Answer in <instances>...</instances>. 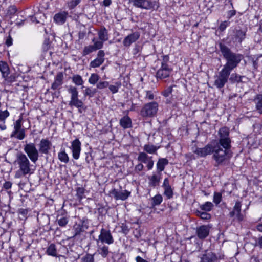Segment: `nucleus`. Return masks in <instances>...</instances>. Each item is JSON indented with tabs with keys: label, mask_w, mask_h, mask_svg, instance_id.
I'll return each mask as SVG.
<instances>
[{
	"label": "nucleus",
	"mask_w": 262,
	"mask_h": 262,
	"mask_svg": "<svg viewBox=\"0 0 262 262\" xmlns=\"http://www.w3.org/2000/svg\"><path fill=\"white\" fill-rule=\"evenodd\" d=\"M68 15V13L66 11L56 13L54 16V20L57 24H63L66 22Z\"/></svg>",
	"instance_id": "24"
},
{
	"label": "nucleus",
	"mask_w": 262,
	"mask_h": 262,
	"mask_svg": "<svg viewBox=\"0 0 262 262\" xmlns=\"http://www.w3.org/2000/svg\"><path fill=\"white\" fill-rule=\"evenodd\" d=\"M158 104L156 102H151L145 104L141 110V115L143 117H152L157 113Z\"/></svg>",
	"instance_id": "8"
},
{
	"label": "nucleus",
	"mask_w": 262,
	"mask_h": 262,
	"mask_svg": "<svg viewBox=\"0 0 262 262\" xmlns=\"http://www.w3.org/2000/svg\"><path fill=\"white\" fill-rule=\"evenodd\" d=\"M213 204L210 202H207L200 206V208L205 211H210L213 207Z\"/></svg>",
	"instance_id": "50"
},
{
	"label": "nucleus",
	"mask_w": 262,
	"mask_h": 262,
	"mask_svg": "<svg viewBox=\"0 0 262 262\" xmlns=\"http://www.w3.org/2000/svg\"><path fill=\"white\" fill-rule=\"evenodd\" d=\"M198 215H199L200 217L203 220H208L211 217V215L206 212H198Z\"/></svg>",
	"instance_id": "56"
},
{
	"label": "nucleus",
	"mask_w": 262,
	"mask_h": 262,
	"mask_svg": "<svg viewBox=\"0 0 262 262\" xmlns=\"http://www.w3.org/2000/svg\"><path fill=\"white\" fill-rule=\"evenodd\" d=\"M219 139L217 145L222 146L224 149H229L231 148V140L229 138V129L226 127L220 129L219 131Z\"/></svg>",
	"instance_id": "4"
},
{
	"label": "nucleus",
	"mask_w": 262,
	"mask_h": 262,
	"mask_svg": "<svg viewBox=\"0 0 262 262\" xmlns=\"http://www.w3.org/2000/svg\"><path fill=\"white\" fill-rule=\"evenodd\" d=\"M68 92L71 95V99L78 97V91L77 88L73 85H69L67 89Z\"/></svg>",
	"instance_id": "38"
},
{
	"label": "nucleus",
	"mask_w": 262,
	"mask_h": 262,
	"mask_svg": "<svg viewBox=\"0 0 262 262\" xmlns=\"http://www.w3.org/2000/svg\"><path fill=\"white\" fill-rule=\"evenodd\" d=\"M99 39L105 41L108 39V34L107 30L104 27H102L98 32Z\"/></svg>",
	"instance_id": "28"
},
{
	"label": "nucleus",
	"mask_w": 262,
	"mask_h": 262,
	"mask_svg": "<svg viewBox=\"0 0 262 262\" xmlns=\"http://www.w3.org/2000/svg\"><path fill=\"white\" fill-rule=\"evenodd\" d=\"M68 92L71 95V99L78 97V91L77 88L73 85H69L67 89Z\"/></svg>",
	"instance_id": "39"
},
{
	"label": "nucleus",
	"mask_w": 262,
	"mask_h": 262,
	"mask_svg": "<svg viewBox=\"0 0 262 262\" xmlns=\"http://www.w3.org/2000/svg\"><path fill=\"white\" fill-rule=\"evenodd\" d=\"M120 124L124 129L130 128L132 127V120L128 116H124L120 120Z\"/></svg>",
	"instance_id": "27"
},
{
	"label": "nucleus",
	"mask_w": 262,
	"mask_h": 262,
	"mask_svg": "<svg viewBox=\"0 0 262 262\" xmlns=\"http://www.w3.org/2000/svg\"><path fill=\"white\" fill-rule=\"evenodd\" d=\"M51 143L47 139L41 140L39 144V152L42 154H47L51 148Z\"/></svg>",
	"instance_id": "20"
},
{
	"label": "nucleus",
	"mask_w": 262,
	"mask_h": 262,
	"mask_svg": "<svg viewBox=\"0 0 262 262\" xmlns=\"http://www.w3.org/2000/svg\"><path fill=\"white\" fill-rule=\"evenodd\" d=\"M234 35L232 39L234 42L241 43L246 37V31L236 29L233 31Z\"/></svg>",
	"instance_id": "22"
},
{
	"label": "nucleus",
	"mask_w": 262,
	"mask_h": 262,
	"mask_svg": "<svg viewBox=\"0 0 262 262\" xmlns=\"http://www.w3.org/2000/svg\"><path fill=\"white\" fill-rule=\"evenodd\" d=\"M17 9L15 5L10 6L7 10V15L11 17L17 12Z\"/></svg>",
	"instance_id": "48"
},
{
	"label": "nucleus",
	"mask_w": 262,
	"mask_h": 262,
	"mask_svg": "<svg viewBox=\"0 0 262 262\" xmlns=\"http://www.w3.org/2000/svg\"><path fill=\"white\" fill-rule=\"evenodd\" d=\"M230 72L223 68L214 76V85L219 89L223 88L227 82L230 74Z\"/></svg>",
	"instance_id": "6"
},
{
	"label": "nucleus",
	"mask_w": 262,
	"mask_h": 262,
	"mask_svg": "<svg viewBox=\"0 0 262 262\" xmlns=\"http://www.w3.org/2000/svg\"><path fill=\"white\" fill-rule=\"evenodd\" d=\"M228 152L227 149H223L219 145L213 147L212 153H213V158L216 162L215 166L224 164V162L228 158L227 156Z\"/></svg>",
	"instance_id": "5"
},
{
	"label": "nucleus",
	"mask_w": 262,
	"mask_h": 262,
	"mask_svg": "<svg viewBox=\"0 0 262 262\" xmlns=\"http://www.w3.org/2000/svg\"><path fill=\"white\" fill-rule=\"evenodd\" d=\"M168 164V160L166 158L159 159L156 166L158 173H160L164 170L165 166Z\"/></svg>",
	"instance_id": "25"
},
{
	"label": "nucleus",
	"mask_w": 262,
	"mask_h": 262,
	"mask_svg": "<svg viewBox=\"0 0 262 262\" xmlns=\"http://www.w3.org/2000/svg\"><path fill=\"white\" fill-rule=\"evenodd\" d=\"M63 74L62 72L57 73L55 77V80L52 83L51 89L55 90L59 88L63 83Z\"/></svg>",
	"instance_id": "23"
},
{
	"label": "nucleus",
	"mask_w": 262,
	"mask_h": 262,
	"mask_svg": "<svg viewBox=\"0 0 262 262\" xmlns=\"http://www.w3.org/2000/svg\"><path fill=\"white\" fill-rule=\"evenodd\" d=\"M105 53L103 50H99L97 53V58L104 60Z\"/></svg>",
	"instance_id": "63"
},
{
	"label": "nucleus",
	"mask_w": 262,
	"mask_h": 262,
	"mask_svg": "<svg viewBox=\"0 0 262 262\" xmlns=\"http://www.w3.org/2000/svg\"><path fill=\"white\" fill-rule=\"evenodd\" d=\"M172 87L169 86L166 90H165L164 92H163L162 94L164 96L168 97L170 95V94H171V93H172Z\"/></svg>",
	"instance_id": "59"
},
{
	"label": "nucleus",
	"mask_w": 262,
	"mask_h": 262,
	"mask_svg": "<svg viewBox=\"0 0 262 262\" xmlns=\"http://www.w3.org/2000/svg\"><path fill=\"white\" fill-rule=\"evenodd\" d=\"M241 206L242 204L241 202L236 201L232 211L229 213V216L238 221L243 220L244 216L241 214Z\"/></svg>",
	"instance_id": "12"
},
{
	"label": "nucleus",
	"mask_w": 262,
	"mask_h": 262,
	"mask_svg": "<svg viewBox=\"0 0 262 262\" xmlns=\"http://www.w3.org/2000/svg\"><path fill=\"white\" fill-rule=\"evenodd\" d=\"M146 95L145 99L148 100H153L154 99V94L150 91H145Z\"/></svg>",
	"instance_id": "60"
},
{
	"label": "nucleus",
	"mask_w": 262,
	"mask_h": 262,
	"mask_svg": "<svg viewBox=\"0 0 262 262\" xmlns=\"http://www.w3.org/2000/svg\"><path fill=\"white\" fill-rule=\"evenodd\" d=\"M24 150L27 155L30 161L35 163L38 159L39 151L37 149L35 144L33 143L26 144L24 146Z\"/></svg>",
	"instance_id": "9"
},
{
	"label": "nucleus",
	"mask_w": 262,
	"mask_h": 262,
	"mask_svg": "<svg viewBox=\"0 0 262 262\" xmlns=\"http://www.w3.org/2000/svg\"><path fill=\"white\" fill-rule=\"evenodd\" d=\"M97 92V89L95 88L87 87L83 92V95L84 97L89 96L91 98L94 96Z\"/></svg>",
	"instance_id": "36"
},
{
	"label": "nucleus",
	"mask_w": 262,
	"mask_h": 262,
	"mask_svg": "<svg viewBox=\"0 0 262 262\" xmlns=\"http://www.w3.org/2000/svg\"><path fill=\"white\" fill-rule=\"evenodd\" d=\"M109 86V82L106 81H100L96 85V87L98 89H103Z\"/></svg>",
	"instance_id": "52"
},
{
	"label": "nucleus",
	"mask_w": 262,
	"mask_h": 262,
	"mask_svg": "<svg viewBox=\"0 0 262 262\" xmlns=\"http://www.w3.org/2000/svg\"><path fill=\"white\" fill-rule=\"evenodd\" d=\"M72 82L77 86L82 85L84 81L82 79V77L78 74L74 75L72 77Z\"/></svg>",
	"instance_id": "37"
},
{
	"label": "nucleus",
	"mask_w": 262,
	"mask_h": 262,
	"mask_svg": "<svg viewBox=\"0 0 262 262\" xmlns=\"http://www.w3.org/2000/svg\"><path fill=\"white\" fill-rule=\"evenodd\" d=\"M138 161L147 164V167L148 170L152 168L154 162L152 160V157H149L145 152H141L139 154L137 158Z\"/></svg>",
	"instance_id": "13"
},
{
	"label": "nucleus",
	"mask_w": 262,
	"mask_h": 262,
	"mask_svg": "<svg viewBox=\"0 0 262 262\" xmlns=\"http://www.w3.org/2000/svg\"><path fill=\"white\" fill-rule=\"evenodd\" d=\"M139 37L140 33L139 32H133L124 38L123 45L125 47H129L133 43L135 42Z\"/></svg>",
	"instance_id": "17"
},
{
	"label": "nucleus",
	"mask_w": 262,
	"mask_h": 262,
	"mask_svg": "<svg viewBox=\"0 0 262 262\" xmlns=\"http://www.w3.org/2000/svg\"><path fill=\"white\" fill-rule=\"evenodd\" d=\"M9 116V113L7 110H0V121L4 122L6 119Z\"/></svg>",
	"instance_id": "54"
},
{
	"label": "nucleus",
	"mask_w": 262,
	"mask_h": 262,
	"mask_svg": "<svg viewBox=\"0 0 262 262\" xmlns=\"http://www.w3.org/2000/svg\"><path fill=\"white\" fill-rule=\"evenodd\" d=\"M217 257L215 253L211 251H206L201 257L200 262H216Z\"/></svg>",
	"instance_id": "18"
},
{
	"label": "nucleus",
	"mask_w": 262,
	"mask_h": 262,
	"mask_svg": "<svg viewBox=\"0 0 262 262\" xmlns=\"http://www.w3.org/2000/svg\"><path fill=\"white\" fill-rule=\"evenodd\" d=\"M222 200V195L220 193H215L213 196V202L216 204H219Z\"/></svg>",
	"instance_id": "57"
},
{
	"label": "nucleus",
	"mask_w": 262,
	"mask_h": 262,
	"mask_svg": "<svg viewBox=\"0 0 262 262\" xmlns=\"http://www.w3.org/2000/svg\"><path fill=\"white\" fill-rule=\"evenodd\" d=\"M12 185V183L10 181L5 182L3 185V188L5 189H9L11 188Z\"/></svg>",
	"instance_id": "64"
},
{
	"label": "nucleus",
	"mask_w": 262,
	"mask_h": 262,
	"mask_svg": "<svg viewBox=\"0 0 262 262\" xmlns=\"http://www.w3.org/2000/svg\"><path fill=\"white\" fill-rule=\"evenodd\" d=\"M210 227L207 225H202L197 228L196 234L199 238L204 239L209 233Z\"/></svg>",
	"instance_id": "21"
},
{
	"label": "nucleus",
	"mask_w": 262,
	"mask_h": 262,
	"mask_svg": "<svg viewBox=\"0 0 262 262\" xmlns=\"http://www.w3.org/2000/svg\"><path fill=\"white\" fill-rule=\"evenodd\" d=\"M159 146H155L151 144H146L143 146V150L146 153L149 154H156Z\"/></svg>",
	"instance_id": "26"
},
{
	"label": "nucleus",
	"mask_w": 262,
	"mask_h": 262,
	"mask_svg": "<svg viewBox=\"0 0 262 262\" xmlns=\"http://www.w3.org/2000/svg\"><path fill=\"white\" fill-rule=\"evenodd\" d=\"M98 245L97 252L103 258H105L109 254L108 247L105 245L100 246Z\"/></svg>",
	"instance_id": "32"
},
{
	"label": "nucleus",
	"mask_w": 262,
	"mask_h": 262,
	"mask_svg": "<svg viewBox=\"0 0 262 262\" xmlns=\"http://www.w3.org/2000/svg\"><path fill=\"white\" fill-rule=\"evenodd\" d=\"M69 105L70 106H73L76 107H83V103L81 100L78 98V97H74L70 99Z\"/></svg>",
	"instance_id": "31"
},
{
	"label": "nucleus",
	"mask_w": 262,
	"mask_h": 262,
	"mask_svg": "<svg viewBox=\"0 0 262 262\" xmlns=\"http://www.w3.org/2000/svg\"><path fill=\"white\" fill-rule=\"evenodd\" d=\"M144 168V166L142 163H139L137 164L135 167V170L136 172H139L143 170Z\"/></svg>",
	"instance_id": "61"
},
{
	"label": "nucleus",
	"mask_w": 262,
	"mask_h": 262,
	"mask_svg": "<svg viewBox=\"0 0 262 262\" xmlns=\"http://www.w3.org/2000/svg\"><path fill=\"white\" fill-rule=\"evenodd\" d=\"M129 2L136 8L147 10H157L160 6L159 1L155 0H129Z\"/></svg>",
	"instance_id": "3"
},
{
	"label": "nucleus",
	"mask_w": 262,
	"mask_h": 262,
	"mask_svg": "<svg viewBox=\"0 0 262 262\" xmlns=\"http://www.w3.org/2000/svg\"><path fill=\"white\" fill-rule=\"evenodd\" d=\"M68 219L66 217H62L57 219L58 224L60 227H65L68 223Z\"/></svg>",
	"instance_id": "51"
},
{
	"label": "nucleus",
	"mask_w": 262,
	"mask_h": 262,
	"mask_svg": "<svg viewBox=\"0 0 262 262\" xmlns=\"http://www.w3.org/2000/svg\"><path fill=\"white\" fill-rule=\"evenodd\" d=\"M77 199L80 201L84 197L85 189L83 187H78L76 189Z\"/></svg>",
	"instance_id": "41"
},
{
	"label": "nucleus",
	"mask_w": 262,
	"mask_h": 262,
	"mask_svg": "<svg viewBox=\"0 0 262 262\" xmlns=\"http://www.w3.org/2000/svg\"><path fill=\"white\" fill-rule=\"evenodd\" d=\"M14 163L18 166V169L16 171L14 177L18 179L26 175H30L34 172L33 165L27 156L22 153H17Z\"/></svg>",
	"instance_id": "2"
},
{
	"label": "nucleus",
	"mask_w": 262,
	"mask_h": 262,
	"mask_svg": "<svg viewBox=\"0 0 262 262\" xmlns=\"http://www.w3.org/2000/svg\"><path fill=\"white\" fill-rule=\"evenodd\" d=\"M81 2V0H72L70 1L68 6L70 9L74 8L77 5H78Z\"/></svg>",
	"instance_id": "55"
},
{
	"label": "nucleus",
	"mask_w": 262,
	"mask_h": 262,
	"mask_svg": "<svg viewBox=\"0 0 262 262\" xmlns=\"http://www.w3.org/2000/svg\"><path fill=\"white\" fill-rule=\"evenodd\" d=\"M95 51L96 50H95L94 48L92 45L85 46L83 49L82 52V55L86 56Z\"/></svg>",
	"instance_id": "49"
},
{
	"label": "nucleus",
	"mask_w": 262,
	"mask_h": 262,
	"mask_svg": "<svg viewBox=\"0 0 262 262\" xmlns=\"http://www.w3.org/2000/svg\"><path fill=\"white\" fill-rule=\"evenodd\" d=\"M163 201L162 196L160 194H157L152 198V205L153 206L160 205Z\"/></svg>",
	"instance_id": "40"
},
{
	"label": "nucleus",
	"mask_w": 262,
	"mask_h": 262,
	"mask_svg": "<svg viewBox=\"0 0 262 262\" xmlns=\"http://www.w3.org/2000/svg\"><path fill=\"white\" fill-rule=\"evenodd\" d=\"M99 79V76L97 74L92 73L89 78V82L91 84L94 85L98 81Z\"/></svg>",
	"instance_id": "46"
},
{
	"label": "nucleus",
	"mask_w": 262,
	"mask_h": 262,
	"mask_svg": "<svg viewBox=\"0 0 262 262\" xmlns=\"http://www.w3.org/2000/svg\"><path fill=\"white\" fill-rule=\"evenodd\" d=\"M46 252L49 255L54 257L57 256L56 245L54 244H50L47 248Z\"/></svg>",
	"instance_id": "34"
},
{
	"label": "nucleus",
	"mask_w": 262,
	"mask_h": 262,
	"mask_svg": "<svg viewBox=\"0 0 262 262\" xmlns=\"http://www.w3.org/2000/svg\"><path fill=\"white\" fill-rule=\"evenodd\" d=\"M0 71L2 73V77L4 78L7 82H12L14 80L15 77L10 74V69L8 64L4 61H0Z\"/></svg>",
	"instance_id": "11"
},
{
	"label": "nucleus",
	"mask_w": 262,
	"mask_h": 262,
	"mask_svg": "<svg viewBox=\"0 0 262 262\" xmlns=\"http://www.w3.org/2000/svg\"><path fill=\"white\" fill-rule=\"evenodd\" d=\"M121 85V83L120 82H117L114 85H109L108 88L113 94H115L118 92V90Z\"/></svg>",
	"instance_id": "47"
},
{
	"label": "nucleus",
	"mask_w": 262,
	"mask_h": 262,
	"mask_svg": "<svg viewBox=\"0 0 262 262\" xmlns=\"http://www.w3.org/2000/svg\"><path fill=\"white\" fill-rule=\"evenodd\" d=\"M160 176H158L156 174H153L149 177V185L152 187H155L158 186L160 181Z\"/></svg>",
	"instance_id": "30"
},
{
	"label": "nucleus",
	"mask_w": 262,
	"mask_h": 262,
	"mask_svg": "<svg viewBox=\"0 0 262 262\" xmlns=\"http://www.w3.org/2000/svg\"><path fill=\"white\" fill-rule=\"evenodd\" d=\"M81 260L82 262H94V255L87 254L82 258Z\"/></svg>",
	"instance_id": "53"
},
{
	"label": "nucleus",
	"mask_w": 262,
	"mask_h": 262,
	"mask_svg": "<svg viewBox=\"0 0 262 262\" xmlns=\"http://www.w3.org/2000/svg\"><path fill=\"white\" fill-rule=\"evenodd\" d=\"M83 231V229L82 224H75L72 229V236L71 237H75L76 236L80 235Z\"/></svg>",
	"instance_id": "29"
},
{
	"label": "nucleus",
	"mask_w": 262,
	"mask_h": 262,
	"mask_svg": "<svg viewBox=\"0 0 262 262\" xmlns=\"http://www.w3.org/2000/svg\"><path fill=\"white\" fill-rule=\"evenodd\" d=\"M163 194L166 196L167 199L172 198L173 196V191L171 187L164 188Z\"/></svg>",
	"instance_id": "45"
},
{
	"label": "nucleus",
	"mask_w": 262,
	"mask_h": 262,
	"mask_svg": "<svg viewBox=\"0 0 262 262\" xmlns=\"http://www.w3.org/2000/svg\"><path fill=\"white\" fill-rule=\"evenodd\" d=\"M23 118L20 117L13 124V130L10 135L11 138H16L18 140H23L25 137V129L22 128Z\"/></svg>",
	"instance_id": "7"
},
{
	"label": "nucleus",
	"mask_w": 262,
	"mask_h": 262,
	"mask_svg": "<svg viewBox=\"0 0 262 262\" xmlns=\"http://www.w3.org/2000/svg\"><path fill=\"white\" fill-rule=\"evenodd\" d=\"M219 47L224 58L226 60V63L223 68L231 72L240 63L243 56L232 52L228 47L222 43L219 44Z\"/></svg>",
	"instance_id": "1"
},
{
	"label": "nucleus",
	"mask_w": 262,
	"mask_h": 262,
	"mask_svg": "<svg viewBox=\"0 0 262 262\" xmlns=\"http://www.w3.org/2000/svg\"><path fill=\"white\" fill-rule=\"evenodd\" d=\"M58 156L59 160L64 163H67L69 161V157L65 151L59 152Z\"/></svg>",
	"instance_id": "43"
},
{
	"label": "nucleus",
	"mask_w": 262,
	"mask_h": 262,
	"mask_svg": "<svg viewBox=\"0 0 262 262\" xmlns=\"http://www.w3.org/2000/svg\"><path fill=\"white\" fill-rule=\"evenodd\" d=\"M103 59H101L97 57L96 59L91 62L90 66L91 67L94 68L99 67L103 63Z\"/></svg>",
	"instance_id": "44"
},
{
	"label": "nucleus",
	"mask_w": 262,
	"mask_h": 262,
	"mask_svg": "<svg viewBox=\"0 0 262 262\" xmlns=\"http://www.w3.org/2000/svg\"><path fill=\"white\" fill-rule=\"evenodd\" d=\"M71 149L73 158L78 159L81 152V142L78 139L72 141Z\"/></svg>",
	"instance_id": "16"
},
{
	"label": "nucleus",
	"mask_w": 262,
	"mask_h": 262,
	"mask_svg": "<svg viewBox=\"0 0 262 262\" xmlns=\"http://www.w3.org/2000/svg\"><path fill=\"white\" fill-rule=\"evenodd\" d=\"M246 78L244 76H241L237 73H232L231 75L230 78L229 77V80L232 83H239L243 82V79Z\"/></svg>",
	"instance_id": "33"
},
{
	"label": "nucleus",
	"mask_w": 262,
	"mask_h": 262,
	"mask_svg": "<svg viewBox=\"0 0 262 262\" xmlns=\"http://www.w3.org/2000/svg\"><path fill=\"white\" fill-rule=\"evenodd\" d=\"M213 148L211 144H207L203 148H196L194 152L200 157H204L212 153Z\"/></svg>",
	"instance_id": "19"
},
{
	"label": "nucleus",
	"mask_w": 262,
	"mask_h": 262,
	"mask_svg": "<svg viewBox=\"0 0 262 262\" xmlns=\"http://www.w3.org/2000/svg\"><path fill=\"white\" fill-rule=\"evenodd\" d=\"M111 194L116 200H125L130 195V192L126 190H118L114 189Z\"/></svg>",
	"instance_id": "15"
},
{
	"label": "nucleus",
	"mask_w": 262,
	"mask_h": 262,
	"mask_svg": "<svg viewBox=\"0 0 262 262\" xmlns=\"http://www.w3.org/2000/svg\"><path fill=\"white\" fill-rule=\"evenodd\" d=\"M230 24V22L228 21H224L221 23L220 26H219V29L221 31H224L227 27H228Z\"/></svg>",
	"instance_id": "58"
},
{
	"label": "nucleus",
	"mask_w": 262,
	"mask_h": 262,
	"mask_svg": "<svg viewBox=\"0 0 262 262\" xmlns=\"http://www.w3.org/2000/svg\"><path fill=\"white\" fill-rule=\"evenodd\" d=\"M256 110L260 114H262V95H258L254 99Z\"/></svg>",
	"instance_id": "35"
},
{
	"label": "nucleus",
	"mask_w": 262,
	"mask_h": 262,
	"mask_svg": "<svg viewBox=\"0 0 262 262\" xmlns=\"http://www.w3.org/2000/svg\"><path fill=\"white\" fill-rule=\"evenodd\" d=\"M162 187H163V188L171 187L170 185L169 181V180H168V178H165L164 180V181H163V185H162Z\"/></svg>",
	"instance_id": "62"
},
{
	"label": "nucleus",
	"mask_w": 262,
	"mask_h": 262,
	"mask_svg": "<svg viewBox=\"0 0 262 262\" xmlns=\"http://www.w3.org/2000/svg\"><path fill=\"white\" fill-rule=\"evenodd\" d=\"M101 242L102 244L105 243L108 245L114 243L113 237L109 230L102 228L100 230V234L98 236V239L97 241V245Z\"/></svg>",
	"instance_id": "10"
},
{
	"label": "nucleus",
	"mask_w": 262,
	"mask_h": 262,
	"mask_svg": "<svg viewBox=\"0 0 262 262\" xmlns=\"http://www.w3.org/2000/svg\"><path fill=\"white\" fill-rule=\"evenodd\" d=\"M92 41L94 43V45L92 46L96 51L101 49L103 46L104 41L101 40L99 39V40H96L95 38H93Z\"/></svg>",
	"instance_id": "42"
},
{
	"label": "nucleus",
	"mask_w": 262,
	"mask_h": 262,
	"mask_svg": "<svg viewBox=\"0 0 262 262\" xmlns=\"http://www.w3.org/2000/svg\"><path fill=\"white\" fill-rule=\"evenodd\" d=\"M172 72V69L168 64H163L156 73V77L158 79H162L168 77Z\"/></svg>",
	"instance_id": "14"
}]
</instances>
